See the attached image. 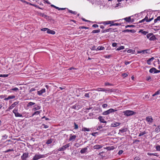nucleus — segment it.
<instances>
[{
    "label": "nucleus",
    "instance_id": "nucleus-33",
    "mask_svg": "<svg viewBox=\"0 0 160 160\" xmlns=\"http://www.w3.org/2000/svg\"><path fill=\"white\" fill-rule=\"evenodd\" d=\"M82 131H84V132H85V131L89 132L90 131V129L89 128H87L84 127L82 128Z\"/></svg>",
    "mask_w": 160,
    "mask_h": 160
},
{
    "label": "nucleus",
    "instance_id": "nucleus-8",
    "mask_svg": "<svg viewBox=\"0 0 160 160\" xmlns=\"http://www.w3.org/2000/svg\"><path fill=\"white\" fill-rule=\"evenodd\" d=\"M114 29L112 28H109L108 29L102 30L101 31L102 33H105L108 32H112L117 31H114Z\"/></svg>",
    "mask_w": 160,
    "mask_h": 160
},
{
    "label": "nucleus",
    "instance_id": "nucleus-13",
    "mask_svg": "<svg viewBox=\"0 0 160 160\" xmlns=\"http://www.w3.org/2000/svg\"><path fill=\"white\" fill-rule=\"evenodd\" d=\"M98 119L101 122L103 123H106L107 122L105 121L104 119L103 118V117L102 116H99L98 117Z\"/></svg>",
    "mask_w": 160,
    "mask_h": 160
},
{
    "label": "nucleus",
    "instance_id": "nucleus-32",
    "mask_svg": "<svg viewBox=\"0 0 160 160\" xmlns=\"http://www.w3.org/2000/svg\"><path fill=\"white\" fill-rule=\"evenodd\" d=\"M35 103L32 102H30L27 104V107H29L30 106H32L34 105H35Z\"/></svg>",
    "mask_w": 160,
    "mask_h": 160
},
{
    "label": "nucleus",
    "instance_id": "nucleus-1",
    "mask_svg": "<svg viewBox=\"0 0 160 160\" xmlns=\"http://www.w3.org/2000/svg\"><path fill=\"white\" fill-rule=\"evenodd\" d=\"M123 113L124 114V115L127 116H129L135 114L136 112L132 111L126 110V111H123Z\"/></svg>",
    "mask_w": 160,
    "mask_h": 160
},
{
    "label": "nucleus",
    "instance_id": "nucleus-2",
    "mask_svg": "<svg viewBox=\"0 0 160 160\" xmlns=\"http://www.w3.org/2000/svg\"><path fill=\"white\" fill-rule=\"evenodd\" d=\"M44 155H41L39 154H36L32 158V160H38L39 159L45 157Z\"/></svg>",
    "mask_w": 160,
    "mask_h": 160
},
{
    "label": "nucleus",
    "instance_id": "nucleus-22",
    "mask_svg": "<svg viewBox=\"0 0 160 160\" xmlns=\"http://www.w3.org/2000/svg\"><path fill=\"white\" fill-rule=\"evenodd\" d=\"M156 39V38L153 34V35L151 36V37H150V38H149V40L150 41H154Z\"/></svg>",
    "mask_w": 160,
    "mask_h": 160
},
{
    "label": "nucleus",
    "instance_id": "nucleus-46",
    "mask_svg": "<svg viewBox=\"0 0 160 160\" xmlns=\"http://www.w3.org/2000/svg\"><path fill=\"white\" fill-rule=\"evenodd\" d=\"M98 89H100L101 90H99V89H97L96 90L98 91H103V92H106V91H107V90L104 89L103 88H98Z\"/></svg>",
    "mask_w": 160,
    "mask_h": 160
},
{
    "label": "nucleus",
    "instance_id": "nucleus-50",
    "mask_svg": "<svg viewBox=\"0 0 160 160\" xmlns=\"http://www.w3.org/2000/svg\"><path fill=\"white\" fill-rule=\"evenodd\" d=\"M74 129H77L78 128V126L77 124H76V123H74Z\"/></svg>",
    "mask_w": 160,
    "mask_h": 160
},
{
    "label": "nucleus",
    "instance_id": "nucleus-19",
    "mask_svg": "<svg viewBox=\"0 0 160 160\" xmlns=\"http://www.w3.org/2000/svg\"><path fill=\"white\" fill-rule=\"evenodd\" d=\"M47 33L49 34H51L52 35H54L55 34V32L54 31L52 30L48 29L47 31Z\"/></svg>",
    "mask_w": 160,
    "mask_h": 160
},
{
    "label": "nucleus",
    "instance_id": "nucleus-55",
    "mask_svg": "<svg viewBox=\"0 0 160 160\" xmlns=\"http://www.w3.org/2000/svg\"><path fill=\"white\" fill-rule=\"evenodd\" d=\"M108 106V104H104L102 105V107L103 108H106Z\"/></svg>",
    "mask_w": 160,
    "mask_h": 160
},
{
    "label": "nucleus",
    "instance_id": "nucleus-49",
    "mask_svg": "<svg viewBox=\"0 0 160 160\" xmlns=\"http://www.w3.org/2000/svg\"><path fill=\"white\" fill-rule=\"evenodd\" d=\"M90 93V92H89L88 93H85L84 96L86 97L89 98L90 97V96L89 95Z\"/></svg>",
    "mask_w": 160,
    "mask_h": 160
},
{
    "label": "nucleus",
    "instance_id": "nucleus-40",
    "mask_svg": "<svg viewBox=\"0 0 160 160\" xmlns=\"http://www.w3.org/2000/svg\"><path fill=\"white\" fill-rule=\"evenodd\" d=\"M124 48V47L123 46H121L117 48V50H121L123 49Z\"/></svg>",
    "mask_w": 160,
    "mask_h": 160
},
{
    "label": "nucleus",
    "instance_id": "nucleus-31",
    "mask_svg": "<svg viewBox=\"0 0 160 160\" xmlns=\"http://www.w3.org/2000/svg\"><path fill=\"white\" fill-rule=\"evenodd\" d=\"M76 137V136L75 135L72 136L71 137H70L69 138V140L71 141L72 140H74L75 139Z\"/></svg>",
    "mask_w": 160,
    "mask_h": 160
},
{
    "label": "nucleus",
    "instance_id": "nucleus-21",
    "mask_svg": "<svg viewBox=\"0 0 160 160\" xmlns=\"http://www.w3.org/2000/svg\"><path fill=\"white\" fill-rule=\"evenodd\" d=\"M154 59L153 57H152L149 59L147 61V63L148 65H150L151 64V62Z\"/></svg>",
    "mask_w": 160,
    "mask_h": 160
},
{
    "label": "nucleus",
    "instance_id": "nucleus-42",
    "mask_svg": "<svg viewBox=\"0 0 160 160\" xmlns=\"http://www.w3.org/2000/svg\"><path fill=\"white\" fill-rule=\"evenodd\" d=\"M152 35H153V33H150L149 34H147L146 36L147 38L149 39L151 37V36H152Z\"/></svg>",
    "mask_w": 160,
    "mask_h": 160
},
{
    "label": "nucleus",
    "instance_id": "nucleus-37",
    "mask_svg": "<svg viewBox=\"0 0 160 160\" xmlns=\"http://www.w3.org/2000/svg\"><path fill=\"white\" fill-rule=\"evenodd\" d=\"M160 94V90H158L157 92H156L154 94L152 95V96H154L155 95Z\"/></svg>",
    "mask_w": 160,
    "mask_h": 160
},
{
    "label": "nucleus",
    "instance_id": "nucleus-30",
    "mask_svg": "<svg viewBox=\"0 0 160 160\" xmlns=\"http://www.w3.org/2000/svg\"><path fill=\"white\" fill-rule=\"evenodd\" d=\"M139 32H141L142 33V34H143V35H146V34H147L148 32H147V31H143L142 30H140Z\"/></svg>",
    "mask_w": 160,
    "mask_h": 160
},
{
    "label": "nucleus",
    "instance_id": "nucleus-43",
    "mask_svg": "<svg viewBox=\"0 0 160 160\" xmlns=\"http://www.w3.org/2000/svg\"><path fill=\"white\" fill-rule=\"evenodd\" d=\"M146 134V132L145 131H144L143 132H141L138 135V136L140 137V136H142Z\"/></svg>",
    "mask_w": 160,
    "mask_h": 160
},
{
    "label": "nucleus",
    "instance_id": "nucleus-3",
    "mask_svg": "<svg viewBox=\"0 0 160 160\" xmlns=\"http://www.w3.org/2000/svg\"><path fill=\"white\" fill-rule=\"evenodd\" d=\"M117 110H114L112 108H110L109 110L105 111L103 112L102 114L104 115H106L109 114L110 113H112V112H115Z\"/></svg>",
    "mask_w": 160,
    "mask_h": 160
},
{
    "label": "nucleus",
    "instance_id": "nucleus-51",
    "mask_svg": "<svg viewBox=\"0 0 160 160\" xmlns=\"http://www.w3.org/2000/svg\"><path fill=\"white\" fill-rule=\"evenodd\" d=\"M48 28H42L41 29V30L42 31H46L47 32V31H48Z\"/></svg>",
    "mask_w": 160,
    "mask_h": 160
},
{
    "label": "nucleus",
    "instance_id": "nucleus-47",
    "mask_svg": "<svg viewBox=\"0 0 160 160\" xmlns=\"http://www.w3.org/2000/svg\"><path fill=\"white\" fill-rule=\"evenodd\" d=\"M14 151V149H8L7 150L5 151L4 152L5 153H7V152H9Z\"/></svg>",
    "mask_w": 160,
    "mask_h": 160
},
{
    "label": "nucleus",
    "instance_id": "nucleus-9",
    "mask_svg": "<svg viewBox=\"0 0 160 160\" xmlns=\"http://www.w3.org/2000/svg\"><path fill=\"white\" fill-rule=\"evenodd\" d=\"M18 103V101H17L16 102H14L13 104H12V105L10 106L7 109V111H9L10 110H11L15 106L17 105Z\"/></svg>",
    "mask_w": 160,
    "mask_h": 160
},
{
    "label": "nucleus",
    "instance_id": "nucleus-20",
    "mask_svg": "<svg viewBox=\"0 0 160 160\" xmlns=\"http://www.w3.org/2000/svg\"><path fill=\"white\" fill-rule=\"evenodd\" d=\"M15 98V96L14 95L9 96L7 98H5L4 100H8L10 99H13Z\"/></svg>",
    "mask_w": 160,
    "mask_h": 160
},
{
    "label": "nucleus",
    "instance_id": "nucleus-23",
    "mask_svg": "<svg viewBox=\"0 0 160 160\" xmlns=\"http://www.w3.org/2000/svg\"><path fill=\"white\" fill-rule=\"evenodd\" d=\"M123 19L126 22H131V18L130 17L125 18Z\"/></svg>",
    "mask_w": 160,
    "mask_h": 160
},
{
    "label": "nucleus",
    "instance_id": "nucleus-34",
    "mask_svg": "<svg viewBox=\"0 0 160 160\" xmlns=\"http://www.w3.org/2000/svg\"><path fill=\"white\" fill-rule=\"evenodd\" d=\"M127 131V128H124L121 129L119 130V132H121L123 133L125 132H126Z\"/></svg>",
    "mask_w": 160,
    "mask_h": 160
},
{
    "label": "nucleus",
    "instance_id": "nucleus-29",
    "mask_svg": "<svg viewBox=\"0 0 160 160\" xmlns=\"http://www.w3.org/2000/svg\"><path fill=\"white\" fill-rule=\"evenodd\" d=\"M155 71L156 68H152L150 69L149 71L150 73H152L154 72L155 73Z\"/></svg>",
    "mask_w": 160,
    "mask_h": 160
},
{
    "label": "nucleus",
    "instance_id": "nucleus-64",
    "mask_svg": "<svg viewBox=\"0 0 160 160\" xmlns=\"http://www.w3.org/2000/svg\"><path fill=\"white\" fill-rule=\"evenodd\" d=\"M128 75L126 73H123L122 74V76L124 77H126L128 76Z\"/></svg>",
    "mask_w": 160,
    "mask_h": 160
},
{
    "label": "nucleus",
    "instance_id": "nucleus-63",
    "mask_svg": "<svg viewBox=\"0 0 160 160\" xmlns=\"http://www.w3.org/2000/svg\"><path fill=\"white\" fill-rule=\"evenodd\" d=\"M117 45V43H115V42L113 43H112V45L113 47H115Z\"/></svg>",
    "mask_w": 160,
    "mask_h": 160
},
{
    "label": "nucleus",
    "instance_id": "nucleus-16",
    "mask_svg": "<svg viewBox=\"0 0 160 160\" xmlns=\"http://www.w3.org/2000/svg\"><path fill=\"white\" fill-rule=\"evenodd\" d=\"M113 22V21H104L102 23L104 25H108L109 24H111Z\"/></svg>",
    "mask_w": 160,
    "mask_h": 160
},
{
    "label": "nucleus",
    "instance_id": "nucleus-27",
    "mask_svg": "<svg viewBox=\"0 0 160 160\" xmlns=\"http://www.w3.org/2000/svg\"><path fill=\"white\" fill-rule=\"evenodd\" d=\"M105 48L102 46H99L96 49V51L103 50Z\"/></svg>",
    "mask_w": 160,
    "mask_h": 160
},
{
    "label": "nucleus",
    "instance_id": "nucleus-45",
    "mask_svg": "<svg viewBox=\"0 0 160 160\" xmlns=\"http://www.w3.org/2000/svg\"><path fill=\"white\" fill-rule=\"evenodd\" d=\"M156 148L157 151H160V145H157L156 146Z\"/></svg>",
    "mask_w": 160,
    "mask_h": 160
},
{
    "label": "nucleus",
    "instance_id": "nucleus-41",
    "mask_svg": "<svg viewBox=\"0 0 160 160\" xmlns=\"http://www.w3.org/2000/svg\"><path fill=\"white\" fill-rule=\"evenodd\" d=\"M8 136L6 135H4L2 136V140H4L7 138Z\"/></svg>",
    "mask_w": 160,
    "mask_h": 160
},
{
    "label": "nucleus",
    "instance_id": "nucleus-28",
    "mask_svg": "<svg viewBox=\"0 0 160 160\" xmlns=\"http://www.w3.org/2000/svg\"><path fill=\"white\" fill-rule=\"evenodd\" d=\"M147 155L148 156H158V155H157V153H151L148 152L147 153Z\"/></svg>",
    "mask_w": 160,
    "mask_h": 160
},
{
    "label": "nucleus",
    "instance_id": "nucleus-62",
    "mask_svg": "<svg viewBox=\"0 0 160 160\" xmlns=\"http://www.w3.org/2000/svg\"><path fill=\"white\" fill-rule=\"evenodd\" d=\"M113 91L112 89H110L109 90H107V91H106V92H113Z\"/></svg>",
    "mask_w": 160,
    "mask_h": 160
},
{
    "label": "nucleus",
    "instance_id": "nucleus-39",
    "mask_svg": "<svg viewBox=\"0 0 160 160\" xmlns=\"http://www.w3.org/2000/svg\"><path fill=\"white\" fill-rule=\"evenodd\" d=\"M10 91H14L16 92H17L19 91V89L17 88H14L11 89L10 90Z\"/></svg>",
    "mask_w": 160,
    "mask_h": 160
},
{
    "label": "nucleus",
    "instance_id": "nucleus-53",
    "mask_svg": "<svg viewBox=\"0 0 160 160\" xmlns=\"http://www.w3.org/2000/svg\"><path fill=\"white\" fill-rule=\"evenodd\" d=\"M96 47L94 45L91 48V50H96Z\"/></svg>",
    "mask_w": 160,
    "mask_h": 160
},
{
    "label": "nucleus",
    "instance_id": "nucleus-25",
    "mask_svg": "<svg viewBox=\"0 0 160 160\" xmlns=\"http://www.w3.org/2000/svg\"><path fill=\"white\" fill-rule=\"evenodd\" d=\"M155 132L157 133H158L160 132V124L158 126L157 128H155Z\"/></svg>",
    "mask_w": 160,
    "mask_h": 160
},
{
    "label": "nucleus",
    "instance_id": "nucleus-44",
    "mask_svg": "<svg viewBox=\"0 0 160 160\" xmlns=\"http://www.w3.org/2000/svg\"><path fill=\"white\" fill-rule=\"evenodd\" d=\"M121 24L120 23H112L110 25V26H118L120 25Z\"/></svg>",
    "mask_w": 160,
    "mask_h": 160
},
{
    "label": "nucleus",
    "instance_id": "nucleus-14",
    "mask_svg": "<svg viewBox=\"0 0 160 160\" xmlns=\"http://www.w3.org/2000/svg\"><path fill=\"white\" fill-rule=\"evenodd\" d=\"M122 32H131L132 33H134L135 32V31L134 29L129 30V29H125L123 30Z\"/></svg>",
    "mask_w": 160,
    "mask_h": 160
},
{
    "label": "nucleus",
    "instance_id": "nucleus-54",
    "mask_svg": "<svg viewBox=\"0 0 160 160\" xmlns=\"http://www.w3.org/2000/svg\"><path fill=\"white\" fill-rule=\"evenodd\" d=\"M123 150H120L118 152V155H121V154L123 152Z\"/></svg>",
    "mask_w": 160,
    "mask_h": 160
},
{
    "label": "nucleus",
    "instance_id": "nucleus-36",
    "mask_svg": "<svg viewBox=\"0 0 160 160\" xmlns=\"http://www.w3.org/2000/svg\"><path fill=\"white\" fill-rule=\"evenodd\" d=\"M52 142V139H49L46 142V144H49L51 143Z\"/></svg>",
    "mask_w": 160,
    "mask_h": 160
},
{
    "label": "nucleus",
    "instance_id": "nucleus-61",
    "mask_svg": "<svg viewBox=\"0 0 160 160\" xmlns=\"http://www.w3.org/2000/svg\"><path fill=\"white\" fill-rule=\"evenodd\" d=\"M92 27H93L96 28L98 27V25H97V24H95L93 25L92 26Z\"/></svg>",
    "mask_w": 160,
    "mask_h": 160
},
{
    "label": "nucleus",
    "instance_id": "nucleus-11",
    "mask_svg": "<svg viewBox=\"0 0 160 160\" xmlns=\"http://www.w3.org/2000/svg\"><path fill=\"white\" fill-rule=\"evenodd\" d=\"M41 108V106L38 105H35L33 106V108L32 110L34 111H36L37 110H39Z\"/></svg>",
    "mask_w": 160,
    "mask_h": 160
},
{
    "label": "nucleus",
    "instance_id": "nucleus-17",
    "mask_svg": "<svg viewBox=\"0 0 160 160\" xmlns=\"http://www.w3.org/2000/svg\"><path fill=\"white\" fill-rule=\"evenodd\" d=\"M120 124V123L117 122H115L113 123H112L111 126L112 127H115L119 126Z\"/></svg>",
    "mask_w": 160,
    "mask_h": 160
},
{
    "label": "nucleus",
    "instance_id": "nucleus-4",
    "mask_svg": "<svg viewBox=\"0 0 160 160\" xmlns=\"http://www.w3.org/2000/svg\"><path fill=\"white\" fill-rule=\"evenodd\" d=\"M29 158V153L28 152L24 153L21 157L22 160H27V159Z\"/></svg>",
    "mask_w": 160,
    "mask_h": 160
},
{
    "label": "nucleus",
    "instance_id": "nucleus-35",
    "mask_svg": "<svg viewBox=\"0 0 160 160\" xmlns=\"http://www.w3.org/2000/svg\"><path fill=\"white\" fill-rule=\"evenodd\" d=\"M67 9L68 10V12L71 13L75 15L77 13V12L75 11H73L71 10H70L67 8Z\"/></svg>",
    "mask_w": 160,
    "mask_h": 160
},
{
    "label": "nucleus",
    "instance_id": "nucleus-26",
    "mask_svg": "<svg viewBox=\"0 0 160 160\" xmlns=\"http://www.w3.org/2000/svg\"><path fill=\"white\" fill-rule=\"evenodd\" d=\"M106 148L108 150H113L115 148L114 146H112L107 147Z\"/></svg>",
    "mask_w": 160,
    "mask_h": 160
},
{
    "label": "nucleus",
    "instance_id": "nucleus-15",
    "mask_svg": "<svg viewBox=\"0 0 160 160\" xmlns=\"http://www.w3.org/2000/svg\"><path fill=\"white\" fill-rule=\"evenodd\" d=\"M102 145H96L94 146L93 148L94 149H98L102 148Z\"/></svg>",
    "mask_w": 160,
    "mask_h": 160
},
{
    "label": "nucleus",
    "instance_id": "nucleus-5",
    "mask_svg": "<svg viewBox=\"0 0 160 160\" xmlns=\"http://www.w3.org/2000/svg\"><path fill=\"white\" fill-rule=\"evenodd\" d=\"M70 146V144L68 143L65 145L63 146L61 148H60L58 149V151H64L68 148Z\"/></svg>",
    "mask_w": 160,
    "mask_h": 160
},
{
    "label": "nucleus",
    "instance_id": "nucleus-48",
    "mask_svg": "<svg viewBox=\"0 0 160 160\" xmlns=\"http://www.w3.org/2000/svg\"><path fill=\"white\" fill-rule=\"evenodd\" d=\"M127 52L129 53H133L134 52V50L132 49H129L128 50Z\"/></svg>",
    "mask_w": 160,
    "mask_h": 160
},
{
    "label": "nucleus",
    "instance_id": "nucleus-38",
    "mask_svg": "<svg viewBox=\"0 0 160 160\" xmlns=\"http://www.w3.org/2000/svg\"><path fill=\"white\" fill-rule=\"evenodd\" d=\"M100 31V29H98L97 30H94L92 31V33H98Z\"/></svg>",
    "mask_w": 160,
    "mask_h": 160
},
{
    "label": "nucleus",
    "instance_id": "nucleus-7",
    "mask_svg": "<svg viewBox=\"0 0 160 160\" xmlns=\"http://www.w3.org/2000/svg\"><path fill=\"white\" fill-rule=\"evenodd\" d=\"M13 112L15 114L16 117H22V115L19 113L18 112V109L15 108L13 111Z\"/></svg>",
    "mask_w": 160,
    "mask_h": 160
},
{
    "label": "nucleus",
    "instance_id": "nucleus-6",
    "mask_svg": "<svg viewBox=\"0 0 160 160\" xmlns=\"http://www.w3.org/2000/svg\"><path fill=\"white\" fill-rule=\"evenodd\" d=\"M82 107V106L79 105L78 103L76 104L75 105L71 107V108L74 109L75 110H78Z\"/></svg>",
    "mask_w": 160,
    "mask_h": 160
},
{
    "label": "nucleus",
    "instance_id": "nucleus-52",
    "mask_svg": "<svg viewBox=\"0 0 160 160\" xmlns=\"http://www.w3.org/2000/svg\"><path fill=\"white\" fill-rule=\"evenodd\" d=\"M79 28H81V29H88L89 28L87 27H85V26H81V27H80Z\"/></svg>",
    "mask_w": 160,
    "mask_h": 160
},
{
    "label": "nucleus",
    "instance_id": "nucleus-18",
    "mask_svg": "<svg viewBox=\"0 0 160 160\" xmlns=\"http://www.w3.org/2000/svg\"><path fill=\"white\" fill-rule=\"evenodd\" d=\"M87 147H85L84 148H83L81 150L80 152L82 154L84 153H85L87 151V150H88Z\"/></svg>",
    "mask_w": 160,
    "mask_h": 160
},
{
    "label": "nucleus",
    "instance_id": "nucleus-59",
    "mask_svg": "<svg viewBox=\"0 0 160 160\" xmlns=\"http://www.w3.org/2000/svg\"><path fill=\"white\" fill-rule=\"evenodd\" d=\"M145 21H146V20L144 18V19H142V20H141V21H140L138 23H141L144 22Z\"/></svg>",
    "mask_w": 160,
    "mask_h": 160
},
{
    "label": "nucleus",
    "instance_id": "nucleus-56",
    "mask_svg": "<svg viewBox=\"0 0 160 160\" xmlns=\"http://www.w3.org/2000/svg\"><path fill=\"white\" fill-rule=\"evenodd\" d=\"M105 85H106V86H107V85H110V86H112V84H111V83H110L109 82H105Z\"/></svg>",
    "mask_w": 160,
    "mask_h": 160
},
{
    "label": "nucleus",
    "instance_id": "nucleus-60",
    "mask_svg": "<svg viewBox=\"0 0 160 160\" xmlns=\"http://www.w3.org/2000/svg\"><path fill=\"white\" fill-rule=\"evenodd\" d=\"M153 19V18L152 17L151 18H149V19H148V21H147V22H150Z\"/></svg>",
    "mask_w": 160,
    "mask_h": 160
},
{
    "label": "nucleus",
    "instance_id": "nucleus-10",
    "mask_svg": "<svg viewBox=\"0 0 160 160\" xmlns=\"http://www.w3.org/2000/svg\"><path fill=\"white\" fill-rule=\"evenodd\" d=\"M146 120L149 123V124H150V123L152 122L153 119L151 117L148 116L146 117Z\"/></svg>",
    "mask_w": 160,
    "mask_h": 160
},
{
    "label": "nucleus",
    "instance_id": "nucleus-57",
    "mask_svg": "<svg viewBox=\"0 0 160 160\" xmlns=\"http://www.w3.org/2000/svg\"><path fill=\"white\" fill-rule=\"evenodd\" d=\"M134 27V26L133 25H128L125 26V28H127L128 27Z\"/></svg>",
    "mask_w": 160,
    "mask_h": 160
},
{
    "label": "nucleus",
    "instance_id": "nucleus-12",
    "mask_svg": "<svg viewBox=\"0 0 160 160\" xmlns=\"http://www.w3.org/2000/svg\"><path fill=\"white\" fill-rule=\"evenodd\" d=\"M46 92V90L45 88H43L40 91H38V94L39 95H41L42 93L45 92Z\"/></svg>",
    "mask_w": 160,
    "mask_h": 160
},
{
    "label": "nucleus",
    "instance_id": "nucleus-58",
    "mask_svg": "<svg viewBox=\"0 0 160 160\" xmlns=\"http://www.w3.org/2000/svg\"><path fill=\"white\" fill-rule=\"evenodd\" d=\"M42 125L44 126V128H48V126L44 124H42Z\"/></svg>",
    "mask_w": 160,
    "mask_h": 160
},
{
    "label": "nucleus",
    "instance_id": "nucleus-24",
    "mask_svg": "<svg viewBox=\"0 0 160 160\" xmlns=\"http://www.w3.org/2000/svg\"><path fill=\"white\" fill-rule=\"evenodd\" d=\"M41 110L39 111H37L33 113L32 114V117H33L35 115H37L39 114L41 112Z\"/></svg>",
    "mask_w": 160,
    "mask_h": 160
}]
</instances>
